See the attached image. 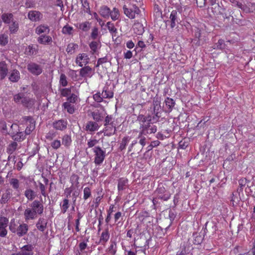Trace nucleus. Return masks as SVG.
I'll return each mask as SVG.
<instances>
[{"label": "nucleus", "mask_w": 255, "mask_h": 255, "mask_svg": "<svg viewBox=\"0 0 255 255\" xmlns=\"http://www.w3.org/2000/svg\"><path fill=\"white\" fill-rule=\"evenodd\" d=\"M44 211L43 201L35 200L29 205L23 212L25 221L27 222L30 220H34L37 218L38 215H41Z\"/></svg>", "instance_id": "obj_1"}, {"label": "nucleus", "mask_w": 255, "mask_h": 255, "mask_svg": "<svg viewBox=\"0 0 255 255\" xmlns=\"http://www.w3.org/2000/svg\"><path fill=\"white\" fill-rule=\"evenodd\" d=\"M136 121L139 124V132L145 135L154 133L157 131L156 126L151 123V119L150 116L139 115Z\"/></svg>", "instance_id": "obj_2"}, {"label": "nucleus", "mask_w": 255, "mask_h": 255, "mask_svg": "<svg viewBox=\"0 0 255 255\" xmlns=\"http://www.w3.org/2000/svg\"><path fill=\"white\" fill-rule=\"evenodd\" d=\"M123 10L126 16L131 19H134L141 12L139 7L135 4L131 2L124 4Z\"/></svg>", "instance_id": "obj_3"}, {"label": "nucleus", "mask_w": 255, "mask_h": 255, "mask_svg": "<svg viewBox=\"0 0 255 255\" xmlns=\"http://www.w3.org/2000/svg\"><path fill=\"white\" fill-rule=\"evenodd\" d=\"M92 150L94 153V163L97 165L102 164L106 157V151L102 149L99 146L93 148Z\"/></svg>", "instance_id": "obj_4"}, {"label": "nucleus", "mask_w": 255, "mask_h": 255, "mask_svg": "<svg viewBox=\"0 0 255 255\" xmlns=\"http://www.w3.org/2000/svg\"><path fill=\"white\" fill-rule=\"evenodd\" d=\"M155 193L156 194L158 198H159L160 200L163 201H167L171 196L170 192L165 189L162 184L158 185Z\"/></svg>", "instance_id": "obj_5"}, {"label": "nucleus", "mask_w": 255, "mask_h": 255, "mask_svg": "<svg viewBox=\"0 0 255 255\" xmlns=\"http://www.w3.org/2000/svg\"><path fill=\"white\" fill-rule=\"evenodd\" d=\"M27 70L34 75H39L42 72L41 65L34 62H30L27 66Z\"/></svg>", "instance_id": "obj_6"}, {"label": "nucleus", "mask_w": 255, "mask_h": 255, "mask_svg": "<svg viewBox=\"0 0 255 255\" xmlns=\"http://www.w3.org/2000/svg\"><path fill=\"white\" fill-rule=\"evenodd\" d=\"M13 101L17 104H21L24 106L28 107L30 99L24 93H19L13 96Z\"/></svg>", "instance_id": "obj_7"}, {"label": "nucleus", "mask_w": 255, "mask_h": 255, "mask_svg": "<svg viewBox=\"0 0 255 255\" xmlns=\"http://www.w3.org/2000/svg\"><path fill=\"white\" fill-rule=\"evenodd\" d=\"M193 249L190 243H184L181 246L180 250L177 253L176 255H192L191 251Z\"/></svg>", "instance_id": "obj_8"}, {"label": "nucleus", "mask_w": 255, "mask_h": 255, "mask_svg": "<svg viewBox=\"0 0 255 255\" xmlns=\"http://www.w3.org/2000/svg\"><path fill=\"white\" fill-rule=\"evenodd\" d=\"M27 17L32 22H37L42 19L43 14L37 10H30L28 12Z\"/></svg>", "instance_id": "obj_9"}, {"label": "nucleus", "mask_w": 255, "mask_h": 255, "mask_svg": "<svg viewBox=\"0 0 255 255\" xmlns=\"http://www.w3.org/2000/svg\"><path fill=\"white\" fill-rule=\"evenodd\" d=\"M89 57L86 53L79 54L76 57L75 63L80 67L86 65L89 62Z\"/></svg>", "instance_id": "obj_10"}, {"label": "nucleus", "mask_w": 255, "mask_h": 255, "mask_svg": "<svg viewBox=\"0 0 255 255\" xmlns=\"http://www.w3.org/2000/svg\"><path fill=\"white\" fill-rule=\"evenodd\" d=\"M178 12L176 10H172L169 16V20L166 21V23H170V27L173 28L175 27L177 23L179 22L180 20L178 16Z\"/></svg>", "instance_id": "obj_11"}, {"label": "nucleus", "mask_w": 255, "mask_h": 255, "mask_svg": "<svg viewBox=\"0 0 255 255\" xmlns=\"http://www.w3.org/2000/svg\"><path fill=\"white\" fill-rule=\"evenodd\" d=\"M8 220L4 217H0V237H5L7 235L6 227L7 226Z\"/></svg>", "instance_id": "obj_12"}, {"label": "nucleus", "mask_w": 255, "mask_h": 255, "mask_svg": "<svg viewBox=\"0 0 255 255\" xmlns=\"http://www.w3.org/2000/svg\"><path fill=\"white\" fill-rule=\"evenodd\" d=\"M67 121L64 119L56 121L53 123V127L56 130H64L67 128Z\"/></svg>", "instance_id": "obj_13"}, {"label": "nucleus", "mask_w": 255, "mask_h": 255, "mask_svg": "<svg viewBox=\"0 0 255 255\" xmlns=\"http://www.w3.org/2000/svg\"><path fill=\"white\" fill-rule=\"evenodd\" d=\"M34 246L31 244L25 245L20 248L19 252L22 255H33Z\"/></svg>", "instance_id": "obj_14"}, {"label": "nucleus", "mask_w": 255, "mask_h": 255, "mask_svg": "<svg viewBox=\"0 0 255 255\" xmlns=\"http://www.w3.org/2000/svg\"><path fill=\"white\" fill-rule=\"evenodd\" d=\"M80 76L84 78H91L93 75L94 72L89 66H85L80 70Z\"/></svg>", "instance_id": "obj_15"}, {"label": "nucleus", "mask_w": 255, "mask_h": 255, "mask_svg": "<svg viewBox=\"0 0 255 255\" xmlns=\"http://www.w3.org/2000/svg\"><path fill=\"white\" fill-rule=\"evenodd\" d=\"M89 47L91 49L90 53L91 54L98 55L99 53V50L101 47V43L100 41H93L90 43Z\"/></svg>", "instance_id": "obj_16"}, {"label": "nucleus", "mask_w": 255, "mask_h": 255, "mask_svg": "<svg viewBox=\"0 0 255 255\" xmlns=\"http://www.w3.org/2000/svg\"><path fill=\"white\" fill-rule=\"evenodd\" d=\"M28 230V226L26 224L23 223L19 225L17 228H16V231L15 234L19 237H21L26 235Z\"/></svg>", "instance_id": "obj_17"}, {"label": "nucleus", "mask_w": 255, "mask_h": 255, "mask_svg": "<svg viewBox=\"0 0 255 255\" xmlns=\"http://www.w3.org/2000/svg\"><path fill=\"white\" fill-rule=\"evenodd\" d=\"M106 113L104 110H96L92 113V116L93 119L96 122L102 121Z\"/></svg>", "instance_id": "obj_18"}, {"label": "nucleus", "mask_w": 255, "mask_h": 255, "mask_svg": "<svg viewBox=\"0 0 255 255\" xmlns=\"http://www.w3.org/2000/svg\"><path fill=\"white\" fill-rule=\"evenodd\" d=\"M111 9L107 5L101 6L99 10L100 15L104 18L109 19L110 16Z\"/></svg>", "instance_id": "obj_19"}, {"label": "nucleus", "mask_w": 255, "mask_h": 255, "mask_svg": "<svg viewBox=\"0 0 255 255\" xmlns=\"http://www.w3.org/2000/svg\"><path fill=\"white\" fill-rule=\"evenodd\" d=\"M8 73L7 65L4 61L0 62V78L2 80L5 78Z\"/></svg>", "instance_id": "obj_20"}, {"label": "nucleus", "mask_w": 255, "mask_h": 255, "mask_svg": "<svg viewBox=\"0 0 255 255\" xmlns=\"http://www.w3.org/2000/svg\"><path fill=\"white\" fill-rule=\"evenodd\" d=\"M145 134H144L139 131V133H138V135L136 139H139L138 142L142 146V147L141 148H137L136 149L135 151L137 152L138 153L141 152L143 146H145L146 144V138L145 137Z\"/></svg>", "instance_id": "obj_21"}, {"label": "nucleus", "mask_w": 255, "mask_h": 255, "mask_svg": "<svg viewBox=\"0 0 255 255\" xmlns=\"http://www.w3.org/2000/svg\"><path fill=\"white\" fill-rule=\"evenodd\" d=\"M37 41L41 44H50L52 42V39L49 35H41L37 38Z\"/></svg>", "instance_id": "obj_22"}, {"label": "nucleus", "mask_w": 255, "mask_h": 255, "mask_svg": "<svg viewBox=\"0 0 255 255\" xmlns=\"http://www.w3.org/2000/svg\"><path fill=\"white\" fill-rule=\"evenodd\" d=\"M164 103H165L166 109H167L166 111L168 113L171 112L175 105V101L172 98L167 97L164 101Z\"/></svg>", "instance_id": "obj_23"}, {"label": "nucleus", "mask_w": 255, "mask_h": 255, "mask_svg": "<svg viewBox=\"0 0 255 255\" xmlns=\"http://www.w3.org/2000/svg\"><path fill=\"white\" fill-rule=\"evenodd\" d=\"M50 31L49 27L46 24H40L35 28V33L40 35L43 33H49Z\"/></svg>", "instance_id": "obj_24"}, {"label": "nucleus", "mask_w": 255, "mask_h": 255, "mask_svg": "<svg viewBox=\"0 0 255 255\" xmlns=\"http://www.w3.org/2000/svg\"><path fill=\"white\" fill-rule=\"evenodd\" d=\"M109 238L110 233L109 229L107 228L102 233L100 237L99 243L102 245H105L108 241Z\"/></svg>", "instance_id": "obj_25"}, {"label": "nucleus", "mask_w": 255, "mask_h": 255, "mask_svg": "<svg viewBox=\"0 0 255 255\" xmlns=\"http://www.w3.org/2000/svg\"><path fill=\"white\" fill-rule=\"evenodd\" d=\"M8 79L12 82H17L20 79L19 72L16 69L11 71Z\"/></svg>", "instance_id": "obj_26"}, {"label": "nucleus", "mask_w": 255, "mask_h": 255, "mask_svg": "<svg viewBox=\"0 0 255 255\" xmlns=\"http://www.w3.org/2000/svg\"><path fill=\"white\" fill-rule=\"evenodd\" d=\"M47 222L43 218H39L36 223V226L37 229L41 232H43L47 227Z\"/></svg>", "instance_id": "obj_27"}, {"label": "nucleus", "mask_w": 255, "mask_h": 255, "mask_svg": "<svg viewBox=\"0 0 255 255\" xmlns=\"http://www.w3.org/2000/svg\"><path fill=\"white\" fill-rule=\"evenodd\" d=\"M11 192L10 189H6L4 193L2 194L1 198L0 200V203L1 204L6 203L10 199L11 196Z\"/></svg>", "instance_id": "obj_28"}, {"label": "nucleus", "mask_w": 255, "mask_h": 255, "mask_svg": "<svg viewBox=\"0 0 255 255\" xmlns=\"http://www.w3.org/2000/svg\"><path fill=\"white\" fill-rule=\"evenodd\" d=\"M117 251V243L115 241L110 242V246L107 249L106 252L110 255H115Z\"/></svg>", "instance_id": "obj_29"}, {"label": "nucleus", "mask_w": 255, "mask_h": 255, "mask_svg": "<svg viewBox=\"0 0 255 255\" xmlns=\"http://www.w3.org/2000/svg\"><path fill=\"white\" fill-rule=\"evenodd\" d=\"M99 128L98 124L94 122L89 121L88 122L85 127V129L87 131H95L97 130Z\"/></svg>", "instance_id": "obj_30"}, {"label": "nucleus", "mask_w": 255, "mask_h": 255, "mask_svg": "<svg viewBox=\"0 0 255 255\" xmlns=\"http://www.w3.org/2000/svg\"><path fill=\"white\" fill-rule=\"evenodd\" d=\"M106 26L110 33L112 35L113 37H116L118 33V29L115 27L114 24L111 21H108L106 24Z\"/></svg>", "instance_id": "obj_31"}, {"label": "nucleus", "mask_w": 255, "mask_h": 255, "mask_svg": "<svg viewBox=\"0 0 255 255\" xmlns=\"http://www.w3.org/2000/svg\"><path fill=\"white\" fill-rule=\"evenodd\" d=\"M11 135L12 139L17 141H20L25 138L24 133L23 132H10L9 133Z\"/></svg>", "instance_id": "obj_32"}, {"label": "nucleus", "mask_w": 255, "mask_h": 255, "mask_svg": "<svg viewBox=\"0 0 255 255\" xmlns=\"http://www.w3.org/2000/svg\"><path fill=\"white\" fill-rule=\"evenodd\" d=\"M128 183V180L127 179L125 178H120L118 180V189L119 191H123L125 190L127 186Z\"/></svg>", "instance_id": "obj_33"}, {"label": "nucleus", "mask_w": 255, "mask_h": 255, "mask_svg": "<svg viewBox=\"0 0 255 255\" xmlns=\"http://www.w3.org/2000/svg\"><path fill=\"white\" fill-rule=\"evenodd\" d=\"M120 11L118 8L115 7L112 10H111L110 17L113 21L118 20L120 18Z\"/></svg>", "instance_id": "obj_34"}, {"label": "nucleus", "mask_w": 255, "mask_h": 255, "mask_svg": "<svg viewBox=\"0 0 255 255\" xmlns=\"http://www.w3.org/2000/svg\"><path fill=\"white\" fill-rule=\"evenodd\" d=\"M61 212L63 214L65 213L70 206L69 200L67 198H64L60 204Z\"/></svg>", "instance_id": "obj_35"}, {"label": "nucleus", "mask_w": 255, "mask_h": 255, "mask_svg": "<svg viewBox=\"0 0 255 255\" xmlns=\"http://www.w3.org/2000/svg\"><path fill=\"white\" fill-rule=\"evenodd\" d=\"M133 29L134 32L138 35L142 34L144 31L143 25L139 22L134 24Z\"/></svg>", "instance_id": "obj_36"}, {"label": "nucleus", "mask_w": 255, "mask_h": 255, "mask_svg": "<svg viewBox=\"0 0 255 255\" xmlns=\"http://www.w3.org/2000/svg\"><path fill=\"white\" fill-rule=\"evenodd\" d=\"M1 18L5 23H10L13 21V15L11 13H4L2 14Z\"/></svg>", "instance_id": "obj_37"}, {"label": "nucleus", "mask_w": 255, "mask_h": 255, "mask_svg": "<svg viewBox=\"0 0 255 255\" xmlns=\"http://www.w3.org/2000/svg\"><path fill=\"white\" fill-rule=\"evenodd\" d=\"M24 195L29 201H32L36 197L35 192L31 189H27L24 191Z\"/></svg>", "instance_id": "obj_38"}, {"label": "nucleus", "mask_w": 255, "mask_h": 255, "mask_svg": "<svg viewBox=\"0 0 255 255\" xmlns=\"http://www.w3.org/2000/svg\"><path fill=\"white\" fill-rule=\"evenodd\" d=\"M113 93L107 87L104 88L103 92L101 93V96H102L103 98H111L113 97Z\"/></svg>", "instance_id": "obj_39"}, {"label": "nucleus", "mask_w": 255, "mask_h": 255, "mask_svg": "<svg viewBox=\"0 0 255 255\" xmlns=\"http://www.w3.org/2000/svg\"><path fill=\"white\" fill-rule=\"evenodd\" d=\"M78 48V44L74 43H69L66 48V51L68 54H73L75 50Z\"/></svg>", "instance_id": "obj_40"}, {"label": "nucleus", "mask_w": 255, "mask_h": 255, "mask_svg": "<svg viewBox=\"0 0 255 255\" xmlns=\"http://www.w3.org/2000/svg\"><path fill=\"white\" fill-rule=\"evenodd\" d=\"M62 143L65 147H69L72 142L71 136L68 134H65L62 138Z\"/></svg>", "instance_id": "obj_41"}, {"label": "nucleus", "mask_w": 255, "mask_h": 255, "mask_svg": "<svg viewBox=\"0 0 255 255\" xmlns=\"http://www.w3.org/2000/svg\"><path fill=\"white\" fill-rule=\"evenodd\" d=\"M130 137L128 136H125L122 140V141L120 143V145L119 147V149L121 151H122L126 149L127 145L128 144V142L130 140Z\"/></svg>", "instance_id": "obj_42"}, {"label": "nucleus", "mask_w": 255, "mask_h": 255, "mask_svg": "<svg viewBox=\"0 0 255 255\" xmlns=\"http://www.w3.org/2000/svg\"><path fill=\"white\" fill-rule=\"evenodd\" d=\"M78 28L83 31L87 32L91 28V23L89 21L81 23L79 24Z\"/></svg>", "instance_id": "obj_43"}, {"label": "nucleus", "mask_w": 255, "mask_h": 255, "mask_svg": "<svg viewBox=\"0 0 255 255\" xmlns=\"http://www.w3.org/2000/svg\"><path fill=\"white\" fill-rule=\"evenodd\" d=\"M62 107L66 109L67 112L70 114L74 113L75 111L74 107L71 104L68 102H64L62 104Z\"/></svg>", "instance_id": "obj_44"}, {"label": "nucleus", "mask_w": 255, "mask_h": 255, "mask_svg": "<svg viewBox=\"0 0 255 255\" xmlns=\"http://www.w3.org/2000/svg\"><path fill=\"white\" fill-rule=\"evenodd\" d=\"M9 184L12 188L16 190H17L19 187V180L16 178H11L9 180Z\"/></svg>", "instance_id": "obj_45"}, {"label": "nucleus", "mask_w": 255, "mask_h": 255, "mask_svg": "<svg viewBox=\"0 0 255 255\" xmlns=\"http://www.w3.org/2000/svg\"><path fill=\"white\" fill-rule=\"evenodd\" d=\"M225 47V44L224 43V40L223 39H219L217 43H215L213 46V48L215 49H223Z\"/></svg>", "instance_id": "obj_46"}, {"label": "nucleus", "mask_w": 255, "mask_h": 255, "mask_svg": "<svg viewBox=\"0 0 255 255\" xmlns=\"http://www.w3.org/2000/svg\"><path fill=\"white\" fill-rule=\"evenodd\" d=\"M99 141L95 138H90L88 140L87 146L88 147L86 148V151L88 148L95 147L96 145L98 143Z\"/></svg>", "instance_id": "obj_47"}, {"label": "nucleus", "mask_w": 255, "mask_h": 255, "mask_svg": "<svg viewBox=\"0 0 255 255\" xmlns=\"http://www.w3.org/2000/svg\"><path fill=\"white\" fill-rule=\"evenodd\" d=\"M78 99V94L72 93L71 95L67 97V100L69 103H75Z\"/></svg>", "instance_id": "obj_48"}, {"label": "nucleus", "mask_w": 255, "mask_h": 255, "mask_svg": "<svg viewBox=\"0 0 255 255\" xmlns=\"http://www.w3.org/2000/svg\"><path fill=\"white\" fill-rule=\"evenodd\" d=\"M17 143L16 142H13L10 144L7 148V152L11 154L16 149Z\"/></svg>", "instance_id": "obj_49"}, {"label": "nucleus", "mask_w": 255, "mask_h": 255, "mask_svg": "<svg viewBox=\"0 0 255 255\" xmlns=\"http://www.w3.org/2000/svg\"><path fill=\"white\" fill-rule=\"evenodd\" d=\"M73 87L68 88H63L60 90V94L63 97H67L71 95Z\"/></svg>", "instance_id": "obj_50"}, {"label": "nucleus", "mask_w": 255, "mask_h": 255, "mask_svg": "<svg viewBox=\"0 0 255 255\" xmlns=\"http://www.w3.org/2000/svg\"><path fill=\"white\" fill-rule=\"evenodd\" d=\"M79 177L78 175L75 174H72L70 177V182L72 186L75 185L76 186H78L79 184Z\"/></svg>", "instance_id": "obj_51"}, {"label": "nucleus", "mask_w": 255, "mask_h": 255, "mask_svg": "<svg viewBox=\"0 0 255 255\" xmlns=\"http://www.w3.org/2000/svg\"><path fill=\"white\" fill-rule=\"evenodd\" d=\"M83 199L84 200H87L92 196L91 190L89 187H86L83 190Z\"/></svg>", "instance_id": "obj_52"}, {"label": "nucleus", "mask_w": 255, "mask_h": 255, "mask_svg": "<svg viewBox=\"0 0 255 255\" xmlns=\"http://www.w3.org/2000/svg\"><path fill=\"white\" fill-rule=\"evenodd\" d=\"M9 29L11 33H16L18 29V23L15 21H12V23L9 26Z\"/></svg>", "instance_id": "obj_53"}, {"label": "nucleus", "mask_w": 255, "mask_h": 255, "mask_svg": "<svg viewBox=\"0 0 255 255\" xmlns=\"http://www.w3.org/2000/svg\"><path fill=\"white\" fill-rule=\"evenodd\" d=\"M59 84L63 87H66L68 85L67 77L64 74H61L60 76Z\"/></svg>", "instance_id": "obj_54"}, {"label": "nucleus", "mask_w": 255, "mask_h": 255, "mask_svg": "<svg viewBox=\"0 0 255 255\" xmlns=\"http://www.w3.org/2000/svg\"><path fill=\"white\" fill-rule=\"evenodd\" d=\"M82 4V6L84 8V10L85 12L90 13V8L89 2L87 0H80Z\"/></svg>", "instance_id": "obj_55"}, {"label": "nucleus", "mask_w": 255, "mask_h": 255, "mask_svg": "<svg viewBox=\"0 0 255 255\" xmlns=\"http://www.w3.org/2000/svg\"><path fill=\"white\" fill-rule=\"evenodd\" d=\"M104 125L105 126H111L112 130L113 129V127H114V123L113 121V117L111 116L108 115L107 116H106L105 120Z\"/></svg>", "instance_id": "obj_56"}, {"label": "nucleus", "mask_w": 255, "mask_h": 255, "mask_svg": "<svg viewBox=\"0 0 255 255\" xmlns=\"http://www.w3.org/2000/svg\"><path fill=\"white\" fill-rule=\"evenodd\" d=\"M73 29L72 26L67 24L63 27L62 32L63 34L70 35L72 34Z\"/></svg>", "instance_id": "obj_57"}, {"label": "nucleus", "mask_w": 255, "mask_h": 255, "mask_svg": "<svg viewBox=\"0 0 255 255\" xmlns=\"http://www.w3.org/2000/svg\"><path fill=\"white\" fill-rule=\"evenodd\" d=\"M35 128V124L34 123H31L29 124L28 126H27L24 133L26 135H29L31 133L32 131L33 130V129Z\"/></svg>", "instance_id": "obj_58"}, {"label": "nucleus", "mask_w": 255, "mask_h": 255, "mask_svg": "<svg viewBox=\"0 0 255 255\" xmlns=\"http://www.w3.org/2000/svg\"><path fill=\"white\" fill-rule=\"evenodd\" d=\"M50 145L53 149H57L60 147L61 143L60 140L55 139L51 142Z\"/></svg>", "instance_id": "obj_59"}, {"label": "nucleus", "mask_w": 255, "mask_h": 255, "mask_svg": "<svg viewBox=\"0 0 255 255\" xmlns=\"http://www.w3.org/2000/svg\"><path fill=\"white\" fill-rule=\"evenodd\" d=\"M233 5L237 6L238 7L242 10H245V6L242 3L238 1L237 0H228Z\"/></svg>", "instance_id": "obj_60"}, {"label": "nucleus", "mask_w": 255, "mask_h": 255, "mask_svg": "<svg viewBox=\"0 0 255 255\" xmlns=\"http://www.w3.org/2000/svg\"><path fill=\"white\" fill-rule=\"evenodd\" d=\"M8 43V37L4 34L0 35V44L1 45H5Z\"/></svg>", "instance_id": "obj_61"}, {"label": "nucleus", "mask_w": 255, "mask_h": 255, "mask_svg": "<svg viewBox=\"0 0 255 255\" xmlns=\"http://www.w3.org/2000/svg\"><path fill=\"white\" fill-rule=\"evenodd\" d=\"M27 54L28 55H33L37 53V50L33 45H29L28 47Z\"/></svg>", "instance_id": "obj_62"}, {"label": "nucleus", "mask_w": 255, "mask_h": 255, "mask_svg": "<svg viewBox=\"0 0 255 255\" xmlns=\"http://www.w3.org/2000/svg\"><path fill=\"white\" fill-rule=\"evenodd\" d=\"M18 226L15 223L14 220H11L10 223L9 228L12 233H15L16 231V228H17Z\"/></svg>", "instance_id": "obj_63"}, {"label": "nucleus", "mask_w": 255, "mask_h": 255, "mask_svg": "<svg viewBox=\"0 0 255 255\" xmlns=\"http://www.w3.org/2000/svg\"><path fill=\"white\" fill-rule=\"evenodd\" d=\"M99 30L98 28L96 27H94L92 29V31L91 34V37L93 39H96L98 35Z\"/></svg>", "instance_id": "obj_64"}]
</instances>
